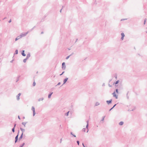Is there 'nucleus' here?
<instances>
[{
    "label": "nucleus",
    "instance_id": "nucleus-64",
    "mask_svg": "<svg viewBox=\"0 0 147 147\" xmlns=\"http://www.w3.org/2000/svg\"><path fill=\"white\" fill-rule=\"evenodd\" d=\"M68 49L69 50H70V49Z\"/></svg>",
    "mask_w": 147,
    "mask_h": 147
},
{
    "label": "nucleus",
    "instance_id": "nucleus-38",
    "mask_svg": "<svg viewBox=\"0 0 147 147\" xmlns=\"http://www.w3.org/2000/svg\"><path fill=\"white\" fill-rule=\"evenodd\" d=\"M70 134H71V135H72V136H73V135L74 134H73V133L72 132H70Z\"/></svg>",
    "mask_w": 147,
    "mask_h": 147
},
{
    "label": "nucleus",
    "instance_id": "nucleus-46",
    "mask_svg": "<svg viewBox=\"0 0 147 147\" xmlns=\"http://www.w3.org/2000/svg\"><path fill=\"white\" fill-rule=\"evenodd\" d=\"M105 83H103V84H102V86H105Z\"/></svg>",
    "mask_w": 147,
    "mask_h": 147
},
{
    "label": "nucleus",
    "instance_id": "nucleus-18",
    "mask_svg": "<svg viewBox=\"0 0 147 147\" xmlns=\"http://www.w3.org/2000/svg\"><path fill=\"white\" fill-rule=\"evenodd\" d=\"M69 112V111H68L65 114V115L66 116H68Z\"/></svg>",
    "mask_w": 147,
    "mask_h": 147
},
{
    "label": "nucleus",
    "instance_id": "nucleus-48",
    "mask_svg": "<svg viewBox=\"0 0 147 147\" xmlns=\"http://www.w3.org/2000/svg\"><path fill=\"white\" fill-rule=\"evenodd\" d=\"M44 33V32H42L41 33V34H43Z\"/></svg>",
    "mask_w": 147,
    "mask_h": 147
},
{
    "label": "nucleus",
    "instance_id": "nucleus-20",
    "mask_svg": "<svg viewBox=\"0 0 147 147\" xmlns=\"http://www.w3.org/2000/svg\"><path fill=\"white\" fill-rule=\"evenodd\" d=\"M20 129H21V131H22V132H23V133L25 131L24 129H22L21 127H20Z\"/></svg>",
    "mask_w": 147,
    "mask_h": 147
},
{
    "label": "nucleus",
    "instance_id": "nucleus-4",
    "mask_svg": "<svg viewBox=\"0 0 147 147\" xmlns=\"http://www.w3.org/2000/svg\"><path fill=\"white\" fill-rule=\"evenodd\" d=\"M121 39L122 40H123L124 39V37L125 36V34L123 32H122L121 33Z\"/></svg>",
    "mask_w": 147,
    "mask_h": 147
},
{
    "label": "nucleus",
    "instance_id": "nucleus-44",
    "mask_svg": "<svg viewBox=\"0 0 147 147\" xmlns=\"http://www.w3.org/2000/svg\"><path fill=\"white\" fill-rule=\"evenodd\" d=\"M137 55H139L140 56H141V57H142V56H141V55H140L139 54H138Z\"/></svg>",
    "mask_w": 147,
    "mask_h": 147
},
{
    "label": "nucleus",
    "instance_id": "nucleus-41",
    "mask_svg": "<svg viewBox=\"0 0 147 147\" xmlns=\"http://www.w3.org/2000/svg\"><path fill=\"white\" fill-rule=\"evenodd\" d=\"M127 20L126 19H121V21L124 20Z\"/></svg>",
    "mask_w": 147,
    "mask_h": 147
},
{
    "label": "nucleus",
    "instance_id": "nucleus-1",
    "mask_svg": "<svg viewBox=\"0 0 147 147\" xmlns=\"http://www.w3.org/2000/svg\"><path fill=\"white\" fill-rule=\"evenodd\" d=\"M28 32H29L28 31L26 33L23 32L21 33L20 35L19 36V39L25 36L28 33Z\"/></svg>",
    "mask_w": 147,
    "mask_h": 147
},
{
    "label": "nucleus",
    "instance_id": "nucleus-42",
    "mask_svg": "<svg viewBox=\"0 0 147 147\" xmlns=\"http://www.w3.org/2000/svg\"><path fill=\"white\" fill-rule=\"evenodd\" d=\"M11 19H10V20H9V23H10V22H11Z\"/></svg>",
    "mask_w": 147,
    "mask_h": 147
},
{
    "label": "nucleus",
    "instance_id": "nucleus-22",
    "mask_svg": "<svg viewBox=\"0 0 147 147\" xmlns=\"http://www.w3.org/2000/svg\"><path fill=\"white\" fill-rule=\"evenodd\" d=\"M27 58H26L23 60V61L24 63H26V60L28 59Z\"/></svg>",
    "mask_w": 147,
    "mask_h": 147
},
{
    "label": "nucleus",
    "instance_id": "nucleus-7",
    "mask_svg": "<svg viewBox=\"0 0 147 147\" xmlns=\"http://www.w3.org/2000/svg\"><path fill=\"white\" fill-rule=\"evenodd\" d=\"M18 133H17V135L16 136L15 138V143H16L18 141Z\"/></svg>",
    "mask_w": 147,
    "mask_h": 147
},
{
    "label": "nucleus",
    "instance_id": "nucleus-19",
    "mask_svg": "<svg viewBox=\"0 0 147 147\" xmlns=\"http://www.w3.org/2000/svg\"><path fill=\"white\" fill-rule=\"evenodd\" d=\"M44 99V98H40L38 99V101H40Z\"/></svg>",
    "mask_w": 147,
    "mask_h": 147
},
{
    "label": "nucleus",
    "instance_id": "nucleus-28",
    "mask_svg": "<svg viewBox=\"0 0 147 147\" xmlns=\"http://www.w3.org/2000/svg\"><path fill=\"white\" fill-rule=\"evenodd\" d=\"M105 117H103L102 118V119H101V120L100 121H103L104 120V118H105Z\"/></svg>",
    "mask_w": 147,
    "mask_h": 147
},
{
    "label": "nucleus",
    "instance_id": "nucleus-45",
    "mask_svg": "<svg viewBox=\"0 0 147 147\" xmlns=\"http://www.w3.org/2000/svg\"><path fill=\"white\" fill-rule=\"evenodd\" d=\"M74 137H76V136L75 135V134H74L73 136Z\"/></svg>",
    "mask_w": 147,
    "mask_h": 147
},
{
    "label": "nucleus",
    "instance_id": "nucleus-61",
    "mask_svg": "<svg viewBox=\"0 0 147 147\" xmlns=\"http://www.w3.org/2000/svg\"><path fill=\"white\" fill-rule=\"evenodd\" d=\"M73 54H74V53H72L71 54H72V55H73Z\"/></svg>",
    "mask_w": 147,
    "mask_h": 147
},
{
    "label": "nucleus",
    "instance_id": "nucleus-16",
    "mask_svg": "<svg viewBox=\"0 0 147 147\" xmlns=\"http://www.w3.org/2000/svg\"><path fill=\"white\" fill-rule=\"evenodd\" d=\"M116 104H115V105H114L113 107L111 109H110L109 111H111L116 106Z\"/></svg>",
    "mask_w": 147,
    "mask_h": 147
},
{
    "label": "nucleus",
    "instance_id": "nucleus-49",
    "mask_svg": "<svg viewBox=\"0 0 147 147\" xmlns=\"http://www.w3.org/2000/svg\"><path fill=\"white\" fill-rule=\"evenodd\" d=\"M62 9H61L60 10V12L61 13V11H62Z\"/></svg>",
    "mask_w": 147,
    "mask_h": 147
},
{
    "label": "nucleus",
    "instance_id": "nucleus-5",
    "mask_svg": "<svg viewBox=\"0 0 147 147\" xmlns=\"http://www.w3.org/2000/svg\"><path fill=\"white\" fill-rule=\"evenodd\" d=\"M86 122L87 123V124L86 126V128L87 129V131L86 132L88 133V120Z\"/></svg>",
    "mask_w": 147,
    "mask_h": 147
},
{
    "label": "nucleus",
    "instance_id": "nucleus-57",
    "mask_svg": "<svg viewBox=\"0 0 147 147\" xmlns=\"http://www.w3.org/2000/svg\"><path fill=\"white\" fill-rule=\"evenodd\" d=\"M127 96V98L128 99L129 98V97Z\"/></svg>",
    "mask_w": 147,
    "mask_h": 147
},
{
    "label": "nucleus",
    "instance_id": "nucleus-51",
    "mask_svg": "<svg viewBox=\"0 0 147 147\" xmlns=\"http://www.w3.org/2000/svg\"><path fill=\"white\" fill-rule=\"evenodd\" d=\"M134 110V109H132V110H129V111H133Z\"/></svg>",
    "mask_w": 147,
    "mask_h": 147
},
{
    "label": "nucleus",
    "instance_id": "nucleus-9",
    "mask_svg": "<svg viewBox=\"0 0 147 147\" xmlns=\"http://www.w3.org/2000/svg\"><path fill=\"white\" fill-rule=\"evenodd\" d=\"M25 51L24 50H22L21 52V54L23 56H25L26 55L24 53Z\"/></svg>",
    "mask_w": 147,
    "mask_h": 147
},
{
    "label": "nucleus",
    "instance_id": "nucleus-59",
    "mask_svg": "<svg viewBox=\"0 0 147 147\" xmlns=\"http://www.w3.org/2000/svg\"><path fill=\"white\" fill-rule=\"evenodd\" d=\"M23 119H25V117H23Z\"/></svg>",
    "mask_w": 147,
    "mask_h": 147
},
{
    "label": "nucleus",
    "instance_id": "nucleus-53",
    "mask_svg": "<svg viewBox=\"0 0 147 147\" xmlns=\"http://www.w3.org/2000/svg\"><path fill=\"white\" fill-rule=\"evenodd\" d=\"M62 140V138H61V139H60V140H61L60 142H61H61Z\"/></svg>",
    "mask_w": 147,
    "mask_h": 147
},
{
    "label": "nucleus",
    "instance_id": "nucleus-27",
    "mask_svg": "<svg viewBox=\"0 0 147 147\" xmlns=\"http://www.w3.org/2000/svg\"><path fill=\"white\" fill-rule=\"evenodd\" d=\"M35 85H36V83L34 82L33 84V86H35Z\"/></svg>",
    "mask_w": 147,
    "mask_h": 147
},
{
    "label": "nucleus",
    "instance_id": "nucleus-63",
    "mask_svg": "<svg viewBox=\"0 0 147 147\" xmlns=\"http://www.w3.org/2000/svg\"><path fill=\"white\" fill-rule=\"evenodd\" d=\"M111 80H109V82H110Z\"/></svg>",
    "mask_w": 147,
    "mask_h": 147
},
{
    "label": "nucleus",
    "instance_id": "nucleus-56",
    "mask_svg": "<svg viewBox=\"0 0 147 147\" xmlns=\"http://www.w3.org/2000/svg\"><path fill=\"white\" fill-rule=\"evenodd\" d=\"M6 17H5V18L3 19V20H4L5 19H6Z\"/></svg>",
    "mask_w": 147,
    "mask_h": 147
},
{
    "label": "nucleus",
    "instance_id": "nucleus-11",
    "mask_svg": "<svg viewBox=\"0 0 147 147\" xmlns=\"http://www.w3.org/2000/svg\"><path fill=\"white\" fill-rule=\"evenodd\" d=\"M112 100L111 99L110 100H107L106 101V102L108 104H109L111 103L112 102Z\"/></svg>",
    "mask_w": 147,
    "mask_h": 147
},
{
    "label": "nucleus",
    "instance_id": "nucleus-31",
    "mask_svg": "<svg viewBox=\"0 0 147 147\" xmlns=\"http://www.w3.org/2000/svg\"><path fill=\"white\" fill-rule=\"evenodd\" d=\"M16 98H17V99L18 100V94L17 95Z\"/></svg>",
    "mask_w": 147,
    "mask_h": 147
},
{
    "label": "nucleus",
    "instance_id": "nucleus-40",
    "mask_svg": "<svg viewBox=\"0 0 147 147\" xmlns=\"http://www.w3.org/2000/svg\"><path fill=\"white\" fill-rule=\"evenodd\" d=\"M21 95V93H19V99H20V96Z\"/></svg>",
    "mask_w": 147,
    "mask_h": 147
},
{
    "label": "nucleus",
    "instance_id": "nucleus-54",
    "mask_svg": "<svg viewBox=\"0 0 147 147\" xmlns=\"http://www.w3.org/2000/svg\"><path fill=\"white\" fill-rule=\"evenodd\" d=\"M18 80L17 79V80H16V82H17Z\"/></svg>",
    "mask_w": 147,
    "mask_h": 147
},
{
    "label": "nucleus",
    "instance_id": "nucleus-58",
    "mask_svg": "<svg viewBox=\"0 0 147 147\" xmlns=\"http://www.w3.org/2000/svg\"><path fill=\"white\" fill-rule=\"evenodd\" d=\"M20 147H23V146H22V145H21V146H20Z\"/></svg>",
    "mask_w": 147,
    "mask_h": 147
},
{
    "label": "nucleus",
    "instance_id": "nucleus-8",
    "mask_svg": "<svg viewBox=\"0 0 147 147\" xmlns=\"http://www.w3.org/2000/svg\"><path fill=\"white\" fill-rule=\"evenodd\" d=\"M68 78H65L64 80H63V84H65L67 81V80H68Z\"/></svg>",
    "mask_w": 147,
    "mask_h": 147
},
{
    "label": "nucleus",
    "instance_id": "nucleus-52",
    "mask_svg": "<svg viewBox=\"0 0 147 147\" xmlns=\"http://www.w3.org/2000/svg\"><path fill=\"white\" fill-rule=\"evenodd\" d=\"M35 26H34L32 28L33 29L35 28Z\"/></svg>",
    "mask_w": 147,
    "mask_h": 147
},
{
    "label": "nucleus",
    "instance_id": "nucleus-24",
    "mask_svg": "<svg viewBox=\"0 0 147 147\" xmlns=\"http://www.w3.org/2000/svg\"><path fill=\"white\" fill-rule=\"evenodd\" d=\"M18 54V50H16L15 51V53H14V55L15 54Z\"/></svg>",
    "mask_w": 147,
    "mask_h": 147
},
{
    "label": "nucleus",
    "instance_id": "nucleus-32",
    "mask_svg": "<svg viewBox=\"0 0 147 147\" xmlns=\"http://www.w3.org/2000/svg\"><path fill=\"white\" fill-rule=\"evenodd\" d=\"M64 72H65V71H63L62 72V73L60 75V76H61L62 75H63L64 73Z\"/></svg>",
    "mask_w": 147,
    "mask_h": 147
},
{
    "label": "nucleus",
    "instance_id": "nucleus-6",
    "mask_svg": "<svg viewBox=\"0 0 147 147\" xmlns=\"http://www.w3.org/2000/svg\"><path fill=\"white\" fill-rule=\"evenodd\" d=\"M113 95V96L116 99L118 98L117 96L115 94V92L114 91L112 94Z\"/></svg>",
    "mask_w": 147,
    "mask_h": 147
},
{
    "label": "nucleus",
    "instance_id": "nucleus-34",
    "mask_svg": "<svg viewBox=\"0 0 147 147\" xmlns=\"http://www.w3.org/2000/svg\"><path fill=\"white\" fill-rule=\"evenodd\" d=\"M61 84V83L60 82H59L58 84H57V86Z\"/></svg>",
    "mask_w": 147,
    "mask_h": 147
},
{
    "label": "nucleus",
    "instance_id": "nucleus-30",
    "mask_svg": "<svg viewBox=\"0 0 147 147\" xmlns=\"http://www.w3.org/2000/svg\"><path fill=\"white\" fill-rule=\"evenodd\" d=\"M115 92L117 93H118V89H116V91Z\"/></svg>",
    "mask_w": 147,
    "mask_h": 147
},
{
    "label": "nucleus",
    "instance_id": "nucleus-55",
    "mask_svg": "<svg viewBox=\"0 0 147 147\" xmlns=\"http://www.w3.org/2000/svg\"><path fill=\"white\" fill-rule=\"evenodd\" d=\"M128 92H127V95H128Z\"/></svg>",
    "mask_w": 147,
    "mask_h": 147
},
{
    "label": "nucleus",
    "instance_id": "nucleus-35",
    "mask_svg": "<svg viewBox=\"0 0 147 147\" xmlns=\"http://www.w3.org/2000/svg\"><path fill=\"white\" fill-rule=\"evenodd\" d=\"M114 77L116 78L117 79V75L116 74H115V76H114Z\"/></svg>",
    "mask_w": 147,
    "mask_h": 147
},
{
    "label": "nucleus",
    "instance_id": "nucleus-39",
    "mask_svg": "<svg viewBox=\"0 0 147 147\" xmlns=\"http://www.w3.org/2000/svg\"><path fill=\"white\" fill-rule=\"evenodd\" d=\"M24 144H25V143H23L22 144V146H23L24 145Z\"/></svg>",
    "mask_w": 147,
    "mask_h": 147
},
{
    "label": "nucleus",
    "instance_id": "nucleus-14",
    "mask_svg": "<svg viewBox=\"0 0 147 147\" xmlns=\"http://www.w3.org/2000/svg\"><path fill=\"white\" fill-rule=\"evenodd\" d=\"M123 124V121H121L119 123V125H122Z\"/></svg>",
    "mask_w": 147,
    "mask_h": 147
},
{
    "label": "nucleus",
    "instance_id": "nucleus-50",
    "mask_svg": "<svg viewBox=\"0 0 147 147\" xmlns=\"http://www.w3.org/2000/svg\"><path fill=\"white\" fill-rule=\"evenodd\" d=\"M78 40V39H76V41L75 42V43Z\"/></svg>",
    "mask_w": 147,
    "mask_h": 147
},
{
    "label": "nucleus",
    "instance_id": "nucleus-37",
    "mask_svg": "<svg viewBox=\"0 0 147 147\" xmlns=\"http://www.w3.org/2000/svg\"><path fill=\"white\" fill-rule=\"evenodd\" d=\"M18 37H17L16 39L15 40L16 41L18 40Z\"/></svg>",
    "mask_w": 147,
    "mask_h": 147
},
{
    "label": "nucleus",
    "instance_id": "nucleus-10",
    "mask_svg": "<svg viewBox=\"0 0 147 147\" xmlns=\"http://www.w3.org/2000/svg\"><path fill=\"white\" fill-rule=\"evenodd\" d=\"M30 53H28L27 55L26 58L28 59V58L30 57Z\"/></svg>",
    "mask_w": 147,
    "mask_h": 147
},
{
    "label": "nucleus",
    "instance_id": "nucleus-21",
    "mask_svg": "<svg viewBox=\"0 0 147 147\" xmlns=\"http://www.w3.org/2000/svg\"><path fill=\"white\" fill-rule=\"evenodd\" d=\"M27 123V122H23L22 123V124L23 125H24V126L25 127V125H26V123Z\"/></svg>",
    "mask_w": 147,
    "mask_h": 147
},
{
    "label": "nucleus",
    "instance_id": "nucleus-25",
    "mask_svg": "<svg viewBox=\"0 0 147 147\" xmlns=\"http://www.w3.org/2000/svg\"><path fill=\"white\" fill-rule=\"evenodd\" d=\"M119 82V80H117L115 82V84H118Z\"/></svg>",
    "mask_w": 147,
    "mask_h": 147
},
{
    "label": "nucleus",
    "instance_id": "nucleus-60",
    "mask_svg": "<svg viewBox=\"0 0 147 147\" xmlns=\"http://www.w3.org/2000/svg\"><path fill=\"white\" fill-rule=\"evenodd\" d=\"M64 7V6H62V8H63V7Z\"/></svg>",
    "mask_w": 147,
    "mask_h": 147
},
{
    "label": "nucleus",
    "instance_id": "nucleus-23",
    "mask_svg": "<svg viewBox=\"0 0 147 147\" xmlns=\"http://www.w3.org/2000/svg\"><path fill=\"white\" fill-rule=\"evenodd\" d=\"M72 55V54L70 55H69L66 58V59H68L69 58V57L71 56Z\"/></svg>",
    "mask_w": 147,
    "mask_h": 147
},
{
    "label": "nucleus",
    "instance_id": "nucleus-26",
    "mask_svg": "<svg viewBox=\"0 0 147 147\" xmlns=\"http://www.w3.org/2000/svg\"><path fill=\"white\" fill-rule=\"evenodd\" d=\"M86 129L85 128H84L82 129V131H84V132H85L86 131Z\"/></svg>",
    "mask_w": 147,
    "mask_h": 147
},
{
    "label": "nucleus",
    "instance_id": "nucleus-36",
    "mask_svg": "<svg viewBox=\"0 0 147 147\" xmlns=\"http://www.w3.org/2000/svg\"><path fill=\"white\" fill-rule=\"evenodd\" d=\"M33 30V28H32V29H31L29 31H28L29 32H31V31H32Z\"/></svg>",
    "mask_w": 147,
    "mask_h": 147
},
{
    "label": "nucleus",
    "instance_id": "nucleus-2",
    "mask_svg": "<svg viewBox=\"0 0 147 147\" xmlns=\"http://www.w3.org/2000/svg\"><path fill=\"white\" fill-rule=\"evenodd\" d=\"M62 68L63 70H65V69L66 66L65 65V62H63L62 63Z\"/></svg>",
    "mask_w": 147,
    "mask_h": 147
},
{
    "label": "nucleus",
    "instance_id": "nucleus-12",
    "mask_svg": "<svg viewBox=\"0 0 147 147\" xmlns=\"http://www.w3.org/2000/svg\"><path fill=\"white\" fill-rule=\"evenodd\" d=\"M53 94V92H50L48 95V98H50L51 97L52 94Z\"/></svg>",
    "mask_w": 147,
    "mask_h": 147
},
{
    "label": "nucleus",
    "instance_id": "nucleus-29",
    "mask_svg": "<svg viewBox=\"0 0 147 147\" xmlns=\"http://www.w3.org/2000/svg\"><path fill=\"white\" fill-rule=\"evenodd\" d=\"M77 143L78 144V145H79V144H80V142H79V141H78V140L77 141Z\"/></svg>",
    "mask_w": 147,
    "mask_h": 147
},
{
    "label": "nucleus",
    "instance_id": "nucleus-47",
    "mask_svg": "<svg viewBox=\"0 0 147 147\" xmlns=\"http://www.w3.org/2000/svg\"><path fill=\"white\" fill-rule=\"evenodd\" d=\"M13 59L12 60H11V61H10V62H11V63H12V62H13Z\"/></svg>",
    "mask_w": 147,
    "mask_h": 147
},
{
    "label": "nucleus",
    "instance_id": "nucleus-3",
    "mask_svg": "<svg viewBox=\"0 0 147 147\" xmlns=\"http://www.w3.org/2000/svg\"><path fill=\"white\" fill-rule=\"evenodd\" d=\"M31 109L33 112V116H34L35 114L34 107L33 106L32 107Z\"/></svg>",
    "mask_w": 147,
    "mask_h": 147
},
{
    "label": "nucleus",
    "instance_id": "nucleus-13",
    "mask_svg": "<svg viewBox=\"0 0 147 147\" xmlns=\"http://www.w3.org/2000/svg\"><path fill=\"white\" fill-rule=\"evenodd\" d=\"M23 132H22L20 137L19 138V141L23 137Z\"/></svg>",
    "mask_w": 147,
    "mask_h": 147
},
{
    "label": "nucleus",
    "instance_id": "nucleus-43",
    "mask_svg": "<svg viewBox=\"0 0 147 147\" xmlns=\"http://www.w3.org/2000/svg\"><path fill=\"white\" fill-rule=\"evenodd\" d=\"M109 87H112V86L111 85H110L109 84Z\"/></svg>",
    "mask_w": 147,
    "mask_h": 147
},
{
    "label": "nucleus",
    "instance_id": "nucleus-15",
    "mask_svg": "<svg viewBox=\"0 0 147 147\" xmlns=\"http://www.w3.org/2000/svg\"><path fill=\"white\" fill-rule=\"evenodd\" d=\"M100 105V103L98 102H96L95 104V106H98V105Z\"/></svg>",
    "mask_w": 147,
    "mask_h": 147
},
{
    "label": "nucleus",
    "instance_id": "nucleus-62",
    "mask_svg": "<svg viewBox=\"0 0 147 147\" xmlns=\"http://www.w3.org/2000/svg\"><path fill=\"white\" fill-rule=\"evenodd\" d=\"M20 119V116H19V119Z\"/></svg>",
    "mask_w": 147,
    "mask_h": 147
},
{
    "label": "nucleus",
    "instance_id": "nucleus-17",
    "mask_svg": "<svg viewBox=\"0 0 147 147\" xmlns=\"http://www.w3.org/2000/svg\"><path fill=\"white\" fill-rule=\"evenodd\" d=\"M16 126V124L14 125V127L12 129V131L13 132H14L15 131V127Z\"/></svg>",
    "mask_w": 147,
    "mask_h": 147
},
{
    "label": "nucleus",
    "instance_id": "nucleus-33",
    "mask_svg": "<svg viewBox=\"0 0 147 147\" xmlns=\"http://www.w3.org/2000/svg\"><path fill=\"white\" fill-rule=\"evenodd\" d=\"M146 19L144 20V24H145V23H146Z\"/></svg>",
    "mask_w": 147,
    "mask_h": 147
}]
</instances>
